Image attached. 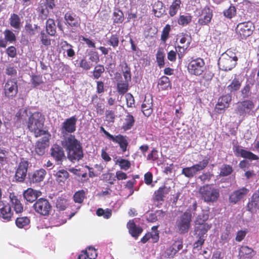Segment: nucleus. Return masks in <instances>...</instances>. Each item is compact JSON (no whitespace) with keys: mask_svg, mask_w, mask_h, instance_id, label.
<instances>
[{"mask_svg":"<svg viewBox=\"0 0 259 259\" xmlns=\"http://www.w3.org/2000/svg\"><path fill=\"white\" fill-rule=\"evenodd\" d=\"M170 31V26L169 24H166L163 28L161 35V40L164 42H165L168 38Z\"/></svg>","mask_w":259,"mask_h":259,"instance_id":"obj_62","label":"nucleus"},{"mask_svg":"<svg viewBox=\"0 0 259 259\" xmlns=\"http://www.w3.org/2000/svg\"><path fill=\"white\" fill-rule=\"evenodd\" d=\"M254 107V104L252 101L245 100L243 101L238 102L236 104L235 111L240 116L244 117L251 114Z\"/></svg>","mask_w":259,"mask_h":259,"instance_id":"obj_9","label":"nucleus"},{"mask_svg":"<svg viewBox=\"0 0 259 259\" xmlns=\"http://www.w3.org/2000/svg\"><path fill=\"white\" fill-rule=\"evenodd\" d=\"M61 145L67 152V158L72 162L81 160L83 157L81 143L73 135L64 136Z\"/></svg>","mask_w":259,"mask_h":259,"instance_id":"obj_1","label":"nucleus"},{"mask_svg":"<svg viewBox=\"0 0 259 259\" xmlns=\"http://www.w3.org/2000/svg\"><path fill=\"white\" fill-rule=\"evenodd\" d=\"M158 87L161 90L171 89V84L169 78L164 75L161 76L158 80Z\"/></svg>","mask_w":259,"mask_h":259,"instance_id":"obj_37","label":"nucleus"},{"mask_svg":"<svg viewBox=\"0 0 259 259\" xmlns=\"http://www.w3.org/2000/svg\"><path fill=\"white\" fill-rule=\"evenodd\" d=\"M61 48L67 53V55L69 58H73L75 56V53L73 49V46L67 41H63L61 42Z\"/></svg>","mask_w":259,"mask_h":259,"instance_id":"obj_42","label":"nucleus"},{"mask_svg":"<svg viewBox=\"0 0 259 259\" xmlns=\"http://www.w3.org/2000/svg\"><path fill=\"white\" fill-rule=\"evenodd\" d=\"M213 16L212 10L207 6L201 10L199 16L198 23L200 25H206L209 24Z\"/></svg>","mask_w":259,"mask_h":259,"instance_id":"obj_21","label":"nucleus"},{"mask_svg":"<svg viewBox=\"0 0 259 259\" xmlns=\"http://www.w3.org/2000/svg\"><path fill=\"white\" fill-rule=\"evenodd\" d=\"M241 83V80L235 77L227 87V90L230 93H234L240 90Z\"/></svg>","mask_w":259,"mask_h":259,"instance_id":"obj_36","label":"nucleus"},{"mask_svg":"<svg viewBox=\"0 0 259 259\" xmlns=\"http://www.w3.org/2000/svg\"><path fill=\"white\" fill-rule=\"evenodd\" d=\"M256 254V251L247 245H242L239 249V259H251Z\"/></svg>","mask_w":259,"mask_h":259,"instance_id":"obj_27","label":"nucleus"},{"mask_svg":"<svg viewBox=\"0 0 259 259\" xmlns=\"http://www.w3.org/2000/svg\"><path fill=\"white\" fill-rule=\"evenodd\" d=\"M183 242L181 240H177L167 248L165 251V256L168 258L172 257L176 253L183 248Z\"/></svg>","mask_w":259,"mask_h":259,"instance_id":"obj_28","label":"nucleus"},{"mask_svg":"<svg viewBox=\"0 0 259 259\" xmlns=\"http://www.w3.org/2000/svg\"><path fill=\"white\" fill-rule=\"evenodd\" d=\"M106 120L109 123H113L115 118V112L111 110H107L105 112Z\"/></svg>","mask_w":259,"mask_h":259,"instance_id":"obj_64","label":"nucleus"},{"mask_svg":"<svg viewBox=\"0 0 259 259\" xmlns=\"http://www.w3.org/2000/svg\"><path fill=\"white\" fill-rule=\"evenodd\" d=\"M27 116V110L26 109L21 108L16 113L17 120L20 122H24Z\"/></svg>","mask_w":259,"mask_h":259,"instance_id":"obj_58","label":"nucleus"},{"mask_svg":"<svg viewBox=\"0 0 259 259\" xmlns=\"http://www.w3.org/2000/svg\"><path fill=\"white\" fill-rule=\"evenodd\" d=\"M171 190L170 187L163 186L160 187L153 194V199L156 202L164 201L165 196L169 194Z\"/></svg>","mask_w":259,"mask_h":259,"instance_id":"obj_26","label":"nucleus"},{"mask_svg":"<svg viewBox=\"0 0 259 259\" xmlns=\"http://www.w3.org/2000/svg\"><path fill=\"white\" fill-rule=\"evenodd\" d=\"M113 22L115 23H121L123 20V14L120 10H118L113 13Z\"/></svg>","mask_w":259,"mask_h":259,"instance_id":"obj_59","label":"nucleus"},{"mask_svg":"<svg viewBox=\"0 0 259 259\" xmlns=\"http://www.w3.org/2000/svg\"><path fill=\"white\" fill-rule=\"evenodd\" d=\"M64 20L65 24L72 29L77 28L80 25V18L71 11H68L65 14Z\"/></svg>","mask_w":259,"mask_h":259,"instance_id":"obj_19","label":"nucleus"},{"mask_svg":"<svg viewBox=\"0 0 259 259\" xmlns=\"http://www.w3.org/2000/svg\"><path fill=\"white\" fill-rule=\"evenodd\" d=\"M246 210L252 213L259 211V188L252 194L246 205Z\"/></svg>","mask_w":259,"mask_h":259,"instance_id":"obj_18","label":"nucleus"},{"mask_svg":"<svg viewBox=\"0 0 259 259\" xmlns=\"http://www.w3.org/2000/svg\"><path fill=\"white\" fill-rule=\"evenodd\" d=\"M230 101L231 98L227 96H223L219 98L218 102L215 106V109L218 112H219L228 108Z\"/></svg>","mask_w":259,"mask_h":259,"instance_id":"obj_32","label":"nucleus"},{"mask_svg":"<svg viewBox=\"0 0 259 259\" xmlns=\"http://www.w3.org/2000/svg\"><path fill=\"white\" fill-rule=\"evenodd\" d=\"M249 192L246 187H242L234 191L229 197V202L230 204H235L245 198Z\"/></svg>","mask_w":259,"mask_h":259,"instance_id":"obj_17","label":"nucleus"},{"mask_svg":"<svg viewBox=\"0 0 259 259\" xmlns=\"http://www.w3.org/2000/svg\"><path fill=\"white\" fill-rule=\"evenodd\" d=\"M10 198L14 210L16 213H21L23 211V206L19 199L14 194H10Z\"/></svg>","mask_w":259,"mask_h":259,"instance_id":"obj_34","label":"nucleus"},{"mask_svg":"<svg viewBox=\"0 0 259 259\" xmlns=\"http://www.w3.org/2000/svg\"><path fill=\"white\" fill-rule=\"evenodd\" d=\"M116 164H118L120 169L124 170H128L131 166L130 161L123 158H118L116 161Z\"/></svg>","mask_w":259,"mask_h":259,"instance_id":"obj_49","label":"nucleus"},{"mask_svg":"<svg viewBox=\"0 0 259 259\" xmlns=\"http://www.w3.org/2000/svg\"><path fill=\"white\" fill-rule=\"evenodd\" d=\"M77 121V118L75 116H73L70 118H67L62 123L61 127L62 133L64 132L67 133H73L76 131V124Z\"/></svg>","mask_w":259,"mask_h":259,"instance_id":"obj_23","label":"nucleus"},{"mask_svg":"<svg viewBox=\"0 0 259 259\" xmlns=\"http://www.w3.org/2000/svg\"><path fill=\"white\" fill-rule=\"evenodd\" d=\"M208 213H202L199 214L195 221L194 228V235L196 238H201L206 239L207 232L212 227L211 224L206 222L208 220Z\"/></svg>","mask_w":259,"mask_h":259,"instance_id":"obj_3","label":"nucleus"},{"mask_svg":"<svg viewBox=\"0 0 259 259\" xmlns=\"http://www.w3.org/2000/svg\"><path fill=\"white\" fill-rule=\"evenodd\" d=\"M46 29L48 34L55 36L56 33V26L55 21L53 19H48L46 23Z\"/></svg>","mask_w":259,"mask_h":259,"instance_id":"obj_38","label":"nucleus"},{"mask_svg":"<svg viewBox=\"0 0 259 259\" xmlns=\"http://www.w3.org/2000/svg\"><path fill=\"white\" fill-rule=\"evenodd\" d=\"M38 193L40 192L35 191L33 189L29 188L23 192V196L27 201L33 202L34 201H36L37 200V198L39 196Z\"/></svg>","mask_w":259,"mask_h":259,"instance_id":"obj_33","label":"nucleus"},{"mask_svg":"<svg viewBox=\"0 0 259 259\" xmlns=\"http://www.w3.org/2000/svg\"><path fill=\"white\" fill-rule=\"evenodd\" d=\"M153 11L155 16L160 17L165 12L163 3L160 1L156 2L153 6Z\"/></svg>","mask_w":259,"mask_h":259,"instance_id":"obj_40","label":"nucleus"},{"mask_svg":"<svg viewBox=\"0 0 259 259\" xmlns=\"http://www.w3.org/2000/svg\"><path fill=\"white\" fill-rule=\"evenodd\" d=\"M51 156L55 160L57 164H62L66 156L63 147L55 144L50 149Z\"/></svg>","mask_w":259,"mask_h":259,"instance_id":"obj_15","label":"nucleus"},{"mask_svg":"<svg viewBox=\"0 0 259 259\" xmlns=\"http://www.w3.org/2000/svg\"><path fill=\"white\" fill-rule=\"evenodd\" d=\"M43 136H44L42 138L36 142L34 146L35 154L39 156H43L45 154L46 149L49 146L51 136L49 133Z\"/></svg>","mask_w":259,"mask_h":259,"instance_id":"obj_12","label":"nucleus"},{"mask_svg":"<svg viewBox=\"0 0 259 259\" xmlns=\"http://www.w3.org/2000/svg\"><path fill=\"white\" fill-rule=\"evenodd\" d=\"M96 214L99 217L103 216L104 219H108L112 215V210L109 208L103 209L99 208L97 210Z\"/></svg>","mask_w":259,"mask_h":259,"instance_id":"obj_52","label":"nucleus"},{"mask_svg":"<svg viewBox=\"0 0 259 259\" xmlns=\"http://www.w3.org/2000/svg\"><path fill=\"white\" fill-rule=\"evenodd\" d=\"M68 206L67 201L62 197H59L56 202V207L59 210H65Z\"/></svg>","mask_w":259,"mask_h":259,"instance_id":"obj_56","label":"nucleus"},{"mask_svg":"<svg viewBox=\"0 0 259 259\" xmlns=\"http://www.w3.org/2000/svg\"><path fill=\"white\" fill-rule=\"evenodd\" d=\"M105 71V68L103 65L98 64L95 66L93 72V75L95 79L99 78Z\"/></svg>","mask_w":259,"mask_h":259,"instance_id":"obj_50","label":"nucleus"},{"mask_svg":"<svg viewBox=\"0 0 259 259\" xmlns=\"http://www.w3.org/2000/svg\"><path fill=\"white\" fill-rule=\"evenodd\" d=\"M31 82L33 88H36L44 82L42 79V77L40 75H32Z\"/></svg>","mask_w":259,"mask_h":259,"instance_id":"obj_55","label":"nucleus"},{"mask_svg":"<svg viewBox=\"0 0 259 259\" xmlns=\"http://www.w3.org/2000/svg\"><path fill=\"white\" fill-rule=\"evenodd\" d=\"M34 211L40 215L47 217L50 214L52 205L49 201L44 198H40L36 200L33 205Z\"/></svg>","mask_w":259,"mask_h":259,"instance_id":"obj_8","label":"nucleus"},{"mask_svg":"<svg viewBox=\"0 0 259 259\" xmlns=\"http://www.w3.org/2000/svg\"><path fill=\"white\" fill-rule=\"evenodd\" d=\"M224 16L228 19H232L236 15V8L234 6L231 5L230 7L223 11Z\"/></svg>","mask_w":259,"mask_h":259,"instance_id":"obj_48","label":"nucleus"},{"mask_svg":"<svg viewBox=\"0 0 259 259\" xmlns=\"http://www.w3.org/2000/svg\"><path fill=\"white\" fill-rule=\"evenodd\" d=\"M3 34L4 38L0 36V48H6L8 44H12L16 41V36L11 30L6 29L4 31Z\"/></svg>","mask_w":259,"mask_h":259,"instance_id":"obj_22","label":"nucleus"},{"mask_svg":"<svg viewBox=\"0 0 259 259\" xmlns=\"http://www.w3.org/2000/svg\"><path fill=\"white\" fill-rule=\"evenodd\" d=\"M129 82L124 81L117 83V91L119 95H123L127 92L129 88Z\"/></svg>","mask_w":259,"mask_h":259,"instance_id":"obj_46","label":"nucleus"},{"mask_svg":"<svg viewBox=\"0 0 259 259\" xmlns=\"http://www.w3.org/2000/svg\"><path fill=\"white\" fill-rule=\"evenodd\" d=\"M18 91V84L16 79H8L4 86L5 96L8 98H12L16 96Z\"/></svg>","mask_w":259,"mask_h":259,"instance_id":"obj_16","label":"nucleus"},{"mask_svg":"<svg viewBox=\"0 0 259 259\" xmlns=\"http://www.w3.org/2000/svg\"><path fill=\"white\" fill-rule=\"evenodd\" d=\"M180 38V43L181 46H178L177 48L178 55L180 59H181L186 50L189 48L192 41V37L190 34L186 33H182L179 35Z\"/></svg>","mask_w":259,"mask_h":259,"instance_id":"obj_11","label":"nucleus"},{"mask_svg":"<svg viewBox=\"0 0 259 259\" xmlns=\"http://www.w3.org/2000/svg\"><path fill=\"white\" fill-rule=\"evenodd\" d=\"M107 42L114 48L117 47L119 45V35L117 34H112Z\"/></svg>","mask_w":259,"mask_h":259,"instance_id":"obj_60","label":"nucleus"},{"mask_svg":"<svg viewBox=\"0 0 259 259\" xmlns=\"http://www.w3.org/2000/svg\"><path fill=\"white\" fill-rule=\"evenodd\" d=\"M164 52L159 50L156 54V62L158 66L160 68H161L164 66Z\"/></svg>","mask_w":259,"mask_h":259,"instance_id":"obj_54","label":"nucleus"},{"mask_svg":"<svg viewBox=\"0 0 259 259\" xmlns=\"http://www.w3.org/2000/svg\"><path fill=\"white\" fill-rule=\"evenodd\" d=\"M205 70V62L202 58L200 57L192 58L189 61L187 65V70L190 74L199 76L203 74Z\"/></svg>","mask_w":259,"mask_h":259,"instance_id":"obj_6","label":"nucleus"},{"mask_svg":"<svg viewBox=\"0 0 259 259\" xmlns=\"http://www.w3.org/2000/svg\"><path fill=\"white\" fill-rule=\"evenodd\" d=\"M85 198V192L83 190L76 192L73 195V200L75 203H81Z\"/></svg>","mask_w":259,"mask_h":259,"instance_id":"obj_53","label":"nucleus"},{"mask_svg":"<svg viewBox=\"0 0 259 259\" xmlns=\"http://www.w3.org/2000/svg\"><path fill=\"white\" fill-rule=\"evenodd\" d=\"M238 57L231 49L227 50L222 54L218 60V65L220 69L227 71L231 70L237 64Z\"/></svg>","mask_w":259,"mask_h":259,"instance_id":"obj_4","label":"nucleus"},{"mask_svg":"<svg viewBox=\"0 0 259 259\" xmlns=\"http://www.w3.org/2000/svg\"><path fill=\"white\" fill-rule=\"evenodd\" d=\"M181 0H174L169 8V15L170 17L175 16L181 8Z\"/></svg>","mask_w":259,"mask_h":259,"instance_id":"obj_44","label":"nucleus"},{"mask_svg":"<svg viewBox=\"0 0 259 259\" xmlns=\"http://www.w3.org/2000/svg\"><path fill=\"white\" fill-rule=\"evenodd\" d=\"M30 223L29 218L27 217H20L16 219L15 224L20 229L25 228L29 226Z\"/></svg>","mask_w":259,"mask_h":259,"instance_id":"obj_43","label":"nucleus"},{"mask_svg":"<svg viewBox=\"0 0 259 259\" xmlns=\"http://www.w3.org/2000/svg\"><path fill=\"white\" fill-rule=\"evenodd\" d=\"M192 215L190 213L185 212L180 217L177 223L178 232L184 234L187 233L190 228Z\"/></svg>","mask_w":259,"mask_h":259,"instance_id":"obj_13","label":"nucleus"},{"mask_svg":"<svg viewBox=\"0 0 259 259\" xmlns=\"http://www.w3.org/2000/svg\"><path fill=\"white\" fill-rule=\"evenodd\" d=\"M82 251L87 254L90 259H96L97 256V250L94 247H89L88 249Z\"/></svg>","mask_w":259,"mask_h":259,"instance_id":"obj_63","label":"nucleus"},{"mask_svg":"<svg viewBox=\"0 0 259 259\" xmlns=\"http://www.w3.org/2000/svg\"><path fill=\"white\" fill-rule=\"evenodd\" d=\"M192 19V17L189 14L186 15H180L178 19V23L183 26H186L191 22Z\"/></svg>","mask_w":259,"mask_h":259,"instance_id":"obj_47","label":"nucleus"},{"mask_svg":"<svg viewBox=\"0 0 259 259\" xmlns=\"http://www.w3.org/2000/svg\"><path fill=\"white\" fill-rule=\"evenodd\" d=\"M199 194L202 200L207 203L217 201L220 197V190L212 184H205L199 188Z\"/></svg>","mask_w":259,"mask_h":259,"instance_id":"obj_5","label":"nucleus"},{"mask_svg":"<svg viewBox=\"0 0 259 259\" xmlns=\"http://www.w3.org/2000/svg\"><path fill=\"white\" fill-rule=\"evenodd\" d=\"M110 141L113 143L117 144L120 147L122 153H124L127 150L129 145L128 137L121 134H118L115 136H112Z\"/></svg>","mask_w":259,"mask_h":259,"instance_id":"obj_24","label":"nucleus"},{"mask_svg":"<svg viewBox=\"0 0 259 259\" xmlns=\"http://www.w3.org/2000/svg\"><path fill=\"white\" fill-rule=\"evenodd\" d=\"M93 64L86 59L85 57L81 58L79 62L78 67L84 70H89L92 67Z\"/></svg>","mask_w":259,"mask_h":259,"instance_id":"obj_51","label":"nucleus"},{"mask_svg":"<svg viewBox=\"0 0 259 259\" xmlns=\"http://www.w3.org/2000/svg\"><path fill=\"white\" fill-rule=\"evenodd\" d=\"M254 29L253 23L248 21L239 23L236 28V32L240 39H244L252 34Z\"/></svg>","mask_w":259,"mask_h":259,"instance_id":"obj_10","label":"nucleus"},{"mask_svg":"<svg viewBox=\"0 0 259 259\" xmlns=\"http://www.w3.org/2000/svg\"><path fill=\"white\" fill-rule=\"evenodd\" d=\"M233 149L235 155L237 156H240L241 157L248 159L249 160L259 159L258 156L250 151L241 149L239 145L234 146Z\"/></svg>","mask_w":259,"mask_h":259,"instance_id":"obj_25","label":"nucleus"},{"mask_svg":"<svg viewBox=\"0 0 259 259\" xmlns=\"http://www.w3.org/2000/svg\"><path fill=\"white\" fill-rule=\"evenodd\" d=\"M69 174L68 172L65 169L59 170L56 174V181L59 182H64L69 178Z\"/></svg>","mask_w":259,"mask_h":259,"instance_id":"obj_45","label":"nucleus"},{"mask_svg":"<svg viewBox=\"0 0 259 259\" xmlns=\"http://www.w3.org/2000/svg\"><path fill=\"white\" fill-rule=\"evenodd\" d=\"M126 106L128 108L135 107V101L134 96L131 93H127L125 96Z\"/></svg>","mask_w":259,"mask_h":259,"instance_id":"obj_61","label":"nucleus"},{"mask_svg":"<svg viewBox=\"0 0 259 259\" xmlns=\"http://www.w3.org/2000/svg\"><path fill=\"white\" fill-rule=\"evenodd\" d=\"M210 161L209 157H205L202 161L191 166L183 168L182 174L188 178H193L198 171L204 169L208 164Z\"/></svg>","mask_w":259,"mask_h":259,"instance_id":"obj_7","label":"nucleus"},{"mask_svg":"<svg viewBox=\"0 0 259 259\" xmlns=\"http://www.w3.org/2000/svg\"><path fill=\"white\" fill-rule=\"evenodd\" d=\"M127 228L131 235L137 239L143 232V228L140 226H137L134 220H130L127 223Z\"/></svg>","mask_w":259,"mask_h":259,"instance_id":"obj_29","label":"nucleus"},{"mask_svg":"<svg viewBox=\"0 0 259 259\" xmlns=\"http://www.w3.org/2000/svg\"><path fill=\"white\" fill-rule=\"evenodd\" d=\"M9 23L12 27L17 30H20L22 26L20 16L15 13L11 15L9 18Z\"/></svg>","mask_w":259,"mask_h":259,"instance_id":"obj_35","label":"nucleus"},{"mask_svg":"<svg viewBox=\"0 0 259 259\" xmlns=\"http://www.w3.org/2000/svg\"><path fill=\"white\" fill-rule=\"evenodd\" d=\"M29 162L27 160L22 158L17 165L15 178L17 182H23L24 181L27 173Z\"/></svg>","mask_w":259,"mask_h":259,"instance_id":"obj_14","label":"nucleus"},{"mask_svg":"<svg viewBox=\"0 0 259 259\" xmlns=\"http://www.w3.org/2000/svg\"><path fill=\"white\" fill-rule=\"evenodd\" d=\"M45 120V116L38 111L31 113L26 121L29 131L33 133L35 137L37 138L49 132L43 129Z\"/></svg>","mask_w":259,"mask_h":259,"instance_id":"obj_2","label":"nucleus"},{"mask_svg":"<svg viewBox=\"0 0 259 259\" xmlns=\"http://www.w3.org/2000/svg\"><path fill=\"white\" fill-rule=\"evenodd\" d=\"M233 172L232 166L228 164H224L221 169L220 176L223 177L228 176Z\"/></svg>","mask_w":259,"mask_h":259,"instance_id":"obj_57","label":"nucleus"},{"mask_svg":"<svg viewBox=\"0 0 259 259\" xmlns=\"http://www.w3.org/2000/svg\"><path fill=\"white\" fill-rule=\"evenodd\" d=\"M152 106V98L147 99L145 97L141 106L142 111L145 116L149 117L151 115L153 112Z\"/></svg>","mask_w":259,"mask_h":259,"instance_id":"obj_30","label":"nucleus"},{"mask_svg":"<svg viewBox=\"0 0 259 259\" xmlns=\"http://www.w3.org/2000/svg\"><path fill=\"white\" fill-rule=\"evenodd\" d=\"M13 215L10 204L5 200L0 201V217L5 221L11 220Z\"/></svg>","mask_w":259,"mask_h":259,"instance_id":"obj_20","label":"nucleus"},{"mask_svg":"<svg viewBox=\"0 0 259 259\" xmlns=\"http://www.w3.org/2000/svg\"><path fill=\"white\" fill-rule=\"evenodd\" d=\"M135 121L134 116L130 113L127 112L124 118V122L123 123L122 128L124 131L130 130L134 126Z\"/></svg>","mask_w":259,"mask_h":259,"instance_id":"obj_39","label":"nucleus"},{"mask_svg":"<svg viewBox=\"0 0 259 259\" xmlns=\"http://www.w3.org/2000/svg\"><path fill=\"white\" fill-rule=\"evenodd\" d=\"M37 12L38 13V17L42 20L47 19L50 13L49 8L44 3H41L39 5L37 8Z\"/></svg>","mask_w":259,"mask_h":259,"instance_id":"obj_41","label":"nucleus"},{"mask_svg":"<svg viewBox=\"0 0 259 259\" xmlns=\"http://www.w3.org/2000/svg\"><path fill=\"white\" fill-rule=\"evenodd\" d=\"M46 173V171L42 168L34 171L29 177L30 182L35 183L42 181Z\"/></svg>","mask_w":259,"mask_h":259,"instance_id":"obj_31","label":"nucleus"}]
</instances>
